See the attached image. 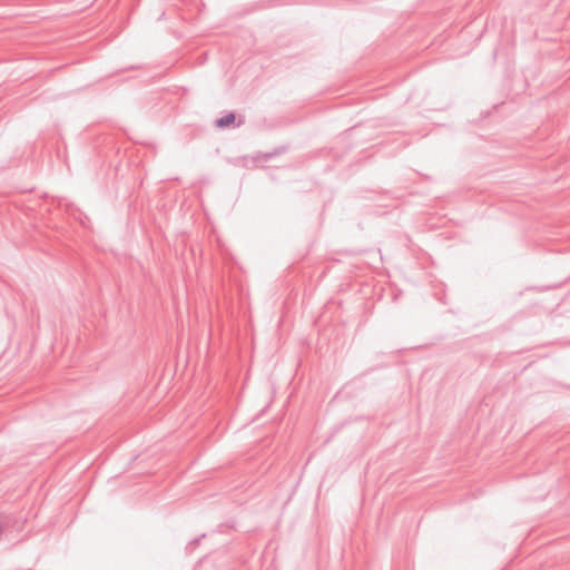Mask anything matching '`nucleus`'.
Segmentation results:
<instances>
[{
	"label": "nucleus",
	"mask_w": 570,
	"mask_h": 570,
	"mask_svg": "<svg viewBox=\"0 0 570 570\" xmlns=\"http://www.w3.org/2000/svg\"><path fill=\"white\" fill-rule=\"evenodd\" d=\"M234 121H235V115L233 112H229V114L216 119L215 124L217 127L223 128V127L229 126Z\"/></svg>",
	"instance_id": "nucleus-1"
}]
</instances>
